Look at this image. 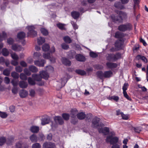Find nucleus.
I'll return each mask as SVG.
<instances>
[{
  "instance_id": "1",
  "label": "nucleus",
  "mask_w": 148,
  "mask_h": 148,
  "mask_svg": "<svg viewBox=\"0 0 148 148\" xmlns=\"http://www.w3.org/2000/svg\"><path fill=\"white\" fill-rule=\"evenodd\" d=\"M32 76L34 80L32 78L29 77L28 79V81L29 84L34 85L35 84V81H40L41 80L42 78L45 79H47L49 77V75L47 72L42 71L40 72V75L34 74L32 75Z\"/></svg>"
},
{
  "instance_id": "2",
  "label": "nucleus",
  "mask_w": 148,
  "mask_h": 148,
  "mask_svg": "<svg viewBox=\"0 0 148 148\" xmlns=\"http://www.w3.org/2000/svg\"><path fill=\"white\" fill-rule=\"evenodd\" d=\"M99 118L96 117H95L92 121V126L93 127L96 128L98 129L99 132L102 133L105 135L108 134L109 132V129L107 127L99 128Z\"/></svg>"
},
{
  "instance_id": "3",
  "label": "nucleus",
  "mask_w": 148,
  "mask_h": 148,
  "mask_svg": "<svg viewBox=\"0 0 148 148\" xmlns=\"http://www.w3.org/2000/svg\"><path fill=\"white\" fill-rule=\"evenodd\" d=\"M97 76L101 79H103L104 78H109L112 77L113 73L111 71H105L104 73L101 71H98L97 72Z\"/></svg>"
},
{
  "instance_id": "4",
  "label": "nucleus",
  "mask_w": 148,
  "mask_h": 148,
  "mask_svg": "<svg viewBox=\"0 0 148 148\" xmlns=\"http://www.w3.org/2000/svg\"><path fill=\"white\" fill-rule=\"evenodd\" d=\"M121 57V54L117 53L115 54L113 53L108 54L106 56V60L109 61L114 62Z\"/></svg>"
},
{
  "instance_id": "5",
  "label": "nucleus",
  "mask_w": 148,
  "mask_h": 148,
  "mask_svg": "<svg viewBox=\"0 0 148 148\" xmlns=\"http://www.w3.org/2000/svg\"><path fill=\"white\" fill-rule=\"evenodd\" d=\"M124 14L120 11L119 14V16H116L112 15L111 16V18L113 22L115 23H120L123 20V17L124 16Z\"/></svg>"
},
{
  "instance_id": "6",
  "label": "nucleus",
  "mask_w": 148,
  "mask_h": 148,
  "mask_svg": "<svg viewBox=\"0 0 148 148\" xmlns=\"http://www.w3.org/2000/svg\"><path fill=\"white\" fill-rule=\"evenodd\" d=\"M27 28L29 30L27 33L28 36L34 37L37 36V32L34 30V27L33 26H27Z\"/></svg>"
},
{
  "instance_id": "7",
  "label": "nucleus",
  "mask_w": 148,
  "mask_h": 148,
  "mask_svg": "<svg viewBox=\"0 0 148 148\" xmlns=\"http://www.w3.org/2000/svg\"><path fill=\"white\" fill-rule=\"evenodd\" d=\"M118 140V138L116 137H113L112 136L107 137L106 139L107 143H110V144L113 145L116 143Z\"/></svg>"
},
{
  "instance_id": "8",
  "label": "nucleus",
  "mask_w": 148,
  "mask_h": 148,
  "mask_svg": "<svg viewBox=\"0 0 148 148\" xmlns=\"http://www.w3.org/2000/svg\"><path fill=\"white\" fill-rule=\"evenodd\" d=\"M71 78V76L68 74L65 75L64 77L63 78H62L60 80V82H61V85L59 86V88H61L64 86L68 80Z\"/></svg>"
},
{
  "instance_id": "9",
  "label": "nucleus",
  "mask_w": 148,
  "mask_h": 148,
  "mask_svg": "<svg viewBox=\"0 0 148 148\" xmlns=\"http://www.w3.org/2000/svg\"><path fill=\"white\" fill-rule=\"evenodd\" d=\"M131 27V25L130 24H127L126 25H121L119 26L118 29L120 31L124 32L127 30H130Z\"/></svg>"
},
{
  "instance_id": "10",
  "label": "nucleus",
  "mask_w": 148,
  "mask_h": 148,
  "mask_svg": "<svg viewBox=\"0 0 148 148\" xmlns=\"http://www.w3.org/2000/svg\"><path fill=\"white\" fill-rule=\"evenodd\" d=\"M41 124L42 125L48 124L51 121L50 117L48 116H46L42 117L41 119Z\"/></svg>"
},
{
  "instance_id": "11",
  "label": "nucleus",
  "mask_w": 148,
  "mask_h": 148,
  "mask_svg": "<svg viewBox=\"0 0 148 148\" xmlns=\"http://www.w3.org/2000/svg\"><path fill=\"white\" fill-rule=\"evenodd\" d=\"M29 147L28 145L23 143L22 141L17 143L16 145V148H29Z\"/></svg>"
},
{
  "instance_id": "12",
  "label": "nucleus",
  "mask_w": 148,
  "mask_h": 148,
  "mask_svg": "<svg viewBox=\"0 0 148 148\" xmlns=\"http://www.w3.org/2000/svg\"><path fill=\"white\" fill-rule=\"evenodd\" d=\"M43 148H56L55 144L51 142H47L43 145Z\"/></svg>"
},
{
  "instance_id": "13",
  "label": "nucleus",
  "mask_w": 148,
  "mask_h": 148,
  "mask_svg": "<svg viewBox=\"0 0 148 148\" xmlns=\"http://www.w3.org/2000/svg\"><path fill=\"white\" fill-rule=\"evenodd\" d=\"M44 58L46 59H49L52 62H54L55 61V59L54 57L51 56L49 53H44L43 55Z\"/></svg>"
},
{
  "instance_id": "14",
  "label": "nucleus",
  "mask_w": 148,
  "mask_h": 148,
  "mask_svg": "<svg viewBox=\"0 0 148 148\" xmlns=\"http://www.w3.org/2000/svg\"><path fill=\"white\" fill-rule=\"evenodd\" d=\"M54 120L56 124L62 125L64 123V121L61 117L56 116L54 118Z\"/></svg>"
},
{
  "instance_id": "15",
  "label": "nucleus",
  "mask_w": 148,
  "mask_h": 148,
  "mask_svg": "<svg viewBox=\"0 0 148 148\" xmlns=\"http://www.w3.org/2000/svg\"><path fill=\"white\" fill-rule=\"evenodd\" d=\"M34 64L37 66L39 67H43L44 66L45 64V61L43 59L40 60H37L34 61Z\"/></svg>"
},
{
  "instance_id": "16",
  "label": "nucleus",
  "mask_w": 148,
  "mask_h": 148,
  "mask_svg": "<svg viewBox=\"0 0 148 148\" xmlns=\"http://www.w3.org/2000/svg\"><path fill=\"white\" fill-rule=\"evenodd\" d=\"M12 48L14 51H21L23 49V48L21 46L16 44L12 45Z\"/></svg>"
},
{
  "instance_id": "17",
  "label": "nucleus",
  "mask_w": 148,
  "mask_h": 148,
  "mask_svg": "<svg viewBox=\"0 0 148 148\" xmlns=\"http://www.w3.org/2000/svg\"><path fill=\"white\" fill-rule=\"evenodd\" d=\"M107 67L109 69H112L117 67V65L116 64L108 62L106 63Z\"/></svg>"
},
{
  "instance_id": "18",
  "label": "nucleus",
  "mask_w": 148,
  "mask_h": 148,
  "mask_svg": "<svg viewBox=\"0 0 148 148\" xmlns=\"http://www.w3.org/2000/svg\"><path fill=\"white\" fill-rule=\"evenodd\" d=\"M123 44V42L120 40L116 41L115 43V46L118 49H120L122 48Z\"/></svg>"
},
{
  "instance_id": "19",
  "label": "nucleus",
  "mask_w": 148,
  "mask_h": 148,
  "mask_svg": "<svg viewBox=\"0 0 148 148\" xmlns=\"http://www.w3.org/2000/svg\"><path fill=\"white\" fill-rule=\"evenodd\" d=\"M75 59L79 61L84 62L85 60V57L80 54H78L75 56Z\"/></svg>"
},
{
  "instance_id": "20",
  "label": "nucleus",
  "mask_w": 148,
  "mask_h": 148,
  "mask_svg": "<svg viewBox=\"0 0 148 148\" xmlns=\"http://www.w3.org/2000/svg\"><path fill=\"white\" fill-rule=\"evenodd\" d=\"M114 6L116 8L123 9L125 8L123 5L120 2H116L114 4Z\"/></svg>"
},
{
  "instance_id": "21",
  "label": "nucleus",
  "mask_w": 148,
  "mask_h": 148,
  "mask_svg": "<svg viewBox=\"0 0 148 148\" xmlns=\"http://www.w3.org/2000/svg\"><path fill=\"white\" fill-rule=\"evenodd\" d=\"M28 95V92L24 90H22L20 91L19 95L21 97L24 98L26 97Z\"/></svg>"
},
{
  "instance_id": "22",
  "label": "nucleus",
  "mask_w": 148,
  "mask_h": 148,
  "mask_svg": "<svg viewBox=\"0 0 148 148\" xmlns=\"http://www.w3.org/2000/svg\"><path fill=\"white\" fill-rule=\"evenodd\" d=\"M62 62L66 65L69 66L71 65V62L66 58H62Z\"/></svg>"
},
{
  "instance_id": "23",
  "label": "nucleus",
  "mask_w": 148,
  "mask_h": 148,
  "mask_svg": "<svg viewBox=\"0 0 148 148\" xmlns=\"http://www.w3.org/2000/svg\"><path fill=\"white\" fill-rule=\"evenodd\" d=\"M19 86L22 88H26L27 86V82L24 81H20L19 83Z\"/></svg>"
},
{
  "instance_id": "24",
  "label": "nucleus",
  "mask_w": 148,
  "mask_h": 148,
  "mask_svg": "<svg viewBox=\"0 0 148 148\" xmlns=\"http://www.w3.org/2000/svg\"><path fill=\"white\" fill-rule=\"evenodd\" d=\"M39 127L37 126H33L31 127L30 130L33 133H36L39 130Z\"/></svg>"
},
{
  "instance_id": "25",
  "label": "nucleus",
  "mask_w": 148,
  "mask_h": 148,
  "mask_svg": "<svg viewBox=\"0 0 148 148\" xmlns=\"http://www.w3.org/2000/svg\"><path fill=\"white\" fill-rule=\"evenodd\" d=\"M71 15L74 19H77L79 17L80 14L78 12L73 11L71 13Z\"/></svg>"
},
{
  "instance_id": "26",
  "label": "nucleus",
  "mask_w": 148,
  "mask_h": 148,
  "mask_svg": "<svg viewBox=\"0 0 148 148\" xmlns=\"http://www.w3.org/2000/svg\"><path fill=\"white\" fill-rule=\"evenodd\" d=\"M29 69L33 73L37 72L38 71V69L34 65H30L29 66Z\"/></svg>"
},
{
  "instance_id": "27",
  "label": "nucleus",
  "mask_w": 148,
  "mask_h": 148,
  "mask_svg": "<svg viewBox=\"0 0 148 148\" xmlns=\"http://www.w3.org/2000/svg\"><path fill=\"white\" fill-rule=\"evenodd\" d=\"M25 36V33L23 32H21L19 33L17 35V38L19 39H23Z\"/></svg>"
},
{
  "instance_id": "28",
  "label": "nucleus",
  "mask_w": 148,
  "mask_h": 148,
  "mask_svg": "<svg viewBox=\"0 0 148 148\" xmlns=\"http://www.w3.org/2000/svg\"><path fill=\"white\" fill-rule=\"evenodd\" d=\"M30 139L32 142H35L37 141L38 138L35 134H33L30 137Z\"/></svg>"
},
{
  "instance_id": "29",
  "label": "nucleus",
  "mask_w": 148,
  "mask_h": 148,
  "mask_svg": "<svg viewBox=\"0 0 148 148\" xmlns=\"http://www.w3.org/2000/svg\"><path fill=\"white\" fill-rule=\"evenodd\" d=\"M77 118L80 119H84L86 116V115L84 112H81L77 114Z\"/></svg>"
},
{
  "instance_id": "30",
  "label": "nucleus",
  "mask_w": 148,
  "mask_h": 148,
  "mask_svg": "<svg viewBox=\"0 0 148 148\" xmlns=\"http://www.w3.org/2000/svg\"><path fill=\"white\" fill-rule=\"evenodd\" d=\"M108 99L110 100H114V101H115L116 102H117L118 101L119 98L118 96H109L108 97Z\"/></svg>"
},
{
  "instance_id": "31",
  "label": "nucleus",
  "mask_w": 148,
  "mask_h": 148,
  "mask_svg": "<svg viewBox=\"0 0 148 148\" xmlns=\"http://www.w3.org/2000/svg\"><path fill=\"white\" fill-rule=\"evenodd\" d=\"M134 3V9L140 8L139 3V0H133Z\"/></svg>"
},
{
  "instance_id": "32",
  "label": "nucleus",
  "mask_w": 148,
  "mask_h": 148,
  "mask_svg": "<svg viewBox=\"0 0 148 148\" xmlns=\"http://www.w3.org/2000/svg\"><path fill=\"white\" fill-rule=\"evenodd\" d=\"M123 36L122 33L119 32H116L115 35V37L116 38H122Z\"/></svg>"
},
{
  "instance_id": "33",
  "label": "nucleus",
  "mask_w": 148,
  "mask_h": 148,
  "mask_svg": "<svg viewBox=\"0 0 148 148\" xmlns=\"http://www.w3.org/2000/svg\"><path fill=\"white\" fill-rule=\"evenodd\" d=\"M45 39L41 37L38 39L37 42L39 45H41L45 42Z\"/></svg>"
},
{
  "instance_id": "34",
  "label": "nucleus",
  "mask_w": 148,
  "mask_h": 148,
  "mask_svg": "<svg viewBox=\"0 0 148 148\" xmlns=\"http://www.w3.org/2000/svg\"><path fill=\"white\" fill-rule=\"evenodd\" d=\"M2 53L3 56H6L9 55V52L7 49L4 48L2 50Z\"/></svg>"
},
{
  "instance_id": "35",
  "label": "nucleus",
  "mask_w": 148,
  "mask_h": 148,
  "mask_svg": "<svg viewBox=\"0 0 148 148\" xmlns=\"http://www.w3.org/2000/svg\"><path fill=\"white\" fill-rule=\"evenodd\" d=\"M63 40L65 42L67 43H70L72 41L71 38L68 36H65L64 37Z\"/></svg>"
},
{
  "instance_id": "36",
  "label": "nucleus",
  "mask_w": 148,
  "mask_h": 148,
  "mask_svg": "<svg viewBox=\"0 0 148 148\" xmlns=\"http://www.w3.org/2000/svg\"><path fill=\"white\" fill-rule=\"evenodd\" d=\"M49 46L48 44H44L42 46V50L44 51H48L49 49Z\"/></svg>"
},
{
  "instance_id": "37",
  "label": "nucleus",
  "mask_w": 148,
  "mask_h": 148,
  "mask_svg": "<svg viewBox=\"0 0 148 148\" xmlns=\"http://www.w3.org/2000/svg\"><path fill=\"white\" fill-rule=\"evenodd\" d=\"M136 58L138 59H141L143 62L145 63H147V58L143 56H142L140 55H138L136 56Z\"/></svg>"
},
{
  "instance_id": "38",
  "label": "nucleus",
  "mask_w": 148,
  "mask_h": 148,
  "mask_svg": "<svg viewBox=\"0 0 148 148\" xmlns=\"http://www.w3.org/2000/svg\"><path fill=\"white\" fill-rule=\"evenodd\" d=\"M75 72L77 73L82 75H85L86 74V72L85 71L80 69L76 70Z\"/></svg>"
},
{
  "instance_id": "39",
  "label": "nucleus",
  "mask_w": 148,
  "mask_h": 148,
  "mask_svg": "<svg viewBox=\"0 0 148 148\" xmlns=\"http://www.w3.org/2000/svg\"><path fill=\"white\" fill-rule=\"evenodd\" d=\"M77 113V110L75 109H73L71 110V115L72 117H74L76 116Z\"/></svg>"
},
{
  "instance_id": "40",
  "label": "nucleus",
  "mask_w": 148,
  "mask_h": 148,
  "mask_svg": "<svg viewBox=\"0 0 148 148\" xmlns=\"http://www.w3.org/2000/svg\"><path fill=\"white\" fill-rule=\"evenodd\" d=\"M8 116V114L6 112L0 111V117L3 119L6 118Z\"/></svg>"
},
{
  "instance_id": "41",
  "label": "nucleus",
  "mask_w": 148,
  "mask_h": 148,
  "mask_svg": "<svg viewBox=\"0 0 148 148\" xmlns=\"http://www.w3.org/2000/svg\"><path fill=\"white\" fill-rule=\"evenodd\" d=\"M11 56L12 58L14 60H18L19 59V57L18 55L15 53H12L11 54Z\"/></svg>"
},
{
  "instance_id": "42",
  "label": "nucleus",
  "mask_w": 148,
  "mask_h": 148,
  "mask_svg": "<svg viewBox=\"0 0 148 148\" xmlns=\"http://www.w3.org/2000/svg\"><path fill=\"white\" fill-rule=\"evenodd\" d=\"M11 76L14 78L18 79L19 77V75L16 72L14 71L11 73Z\"/></svg>"
},
{
  "instance_id": "43",
  "label": "nucleus",
  "mask_w": 148,
  "mask_h": 148,
  "mask_svg": "<svg viewBox=\"0 0 148 148\" xmlns=\"http://www.w3.org/2000/svg\"><path fill=\"white\" fill-rule=\"evenodd\" d=\"M20 77L21 79L24 80H26L27 79V77L26 75L23 73L20 74Z\"/></svg>"
},
{
  "instance_id": "44",
  "label": "nucleus",
  "mask_w": 148,
  "mask_h": 148,
  "mask_svg": "<svg viewBox=\"0 0 148 148\" xmlns=\"http://www.w3.org/2000/svg\"><path fill=\"white\" fill-rule=\"evenodd\" d=\"M41 33L43 35L46 36L48 34V32L47 30L44 28H42L40 29Z\"/></svg>"
},
{
  "instance_id": "45",
  "label": "nucleus",
  "mask_w": 148,
  "mask_h": 148,
  "mask_svg": "<svg viewBox=\"0 0 148 148\" xmlns=\"http://www.w3.org/2000/svg\"><path fill=\"white\" fill-rule=\"evenodd\" d=\"M23 71L24 74L26 75L29 76L31 75V71L27 68L24 69Z\"/></svg>"
},
{
  "instance_id": "46",
  "label": "nucleus",
  "mask_w": 148,
  "mask_h": 148,
  "mask_svg": "<svg viewBox=\"0 0 148 148\" xmlns=\"http://www.w3.org/2000/svg\"><path fill=\"white\" fill-rule=\"evenodd\" d=\"M6 140L4 137H1L0 138V146L3 145L5 142Z\"/></svg>"
},
{
  "instance_id": "47",
  "label": "nucleus",
  "mask_w": 148,
  "mask_h": 148,
  "mask_svg": "<svg viewBox=\"0 0 148 148\" xmlns=\"http://www.w3.org/2000/svg\"><path fill=\"white\" fill-rule=\"evenodd\" d=\"M41 145L38 143L34 144L32 146V148H41Z\"/></svg>"
},
{
  "instance_id": "48",
  "label": "nucleus",
  "mask_w": 148,
  "mask_h": 148,
  "mask_svg": "<svg viewBox=\"0 0 148 148\" xmlns=\"http://www.w3.org/2000/svg\"><path fill=\"white\" fill-rule=\"evenodd\" d=\"M10 70L8 69H5L3 72V74L5 76H9L10 74Z\"/></svg>"
},
{
  "instance_id": "49",
  "label": "nucleus",
  "mask_w": 148,
  "mask_h": 148,
  "mask_svg": "<svg viewBox=\"0 0 148 148\" xmlns=\"http://www.w3.org/2000/svg\"><path fill=\"white\" fill-rule=\"evenodd\" d=\"M16 71L18 73H21L23 69L22 67L20 66H16L15 68Z\"/></svg>"
},
{
  "instance_id": "50",
  "label": "nucleus",
  "mask_w": 148,
  "mask_h": 148,
  "mask_svg": "<svg viewBox=\"0 0 148 148\" xmlns=\"http://www.w3.org/2000/svg\"><path fill=\"white\" fill-rule=\"evenodd\" d=\"M18 80H16L13 79L11 81V83L13 85V87H16L18 84Z\"/></svg>"
},
{
  "instance_id": "51",
  "label": "nucleus",
  "mask_w": 148,
  "mask_h": 148,
  "mask_svg": "<svg viewBox=\"0 0 148 148\" xmlns=\"http://www.w3.org/2000/svg\"><path fill=\"white\" fill-rule=\"evenodd\" d=\"M62 116L64 120H67L69 119L70 116L68 114L64 113L62 114Z\"/></svg>"
},
{
  "instance_id": "52",
  "label": "nucleus",
  "mask_w": 148,
  "mask_h": 148,
  "mask_svg": "<svg viewBox=\"0 0 148 148\" xmlns=\"http://www.w3.org/2000/svg\"><path fill=\"white\" fill-rule=\"evenodd\" d=\"M65 24L62 23H58L57 24V26L60 29L63 30L64 29V26Z\"/></svg>"
},
{
  "instance_id": "53",
  "label": "nucleus",
  "mask_w": 148,
  "mask_h": 148,
  "mask_svg": "<svg viewBox=\"0 0 148 148\" xmlns=\"http://www.w3.org/2000/svg\"><path fill=\"white\" fill-rule=\"evenodd\" d=\"M90 56L93 58H95L98 56V54L93 51H90Z\"/></svg>"
},
{
  "instance_id": "54",
  "label": "nucleus",
  "mask_w": 148,
  "mask_h": 148,
  "mask_svg": "<svg viewBox=\"0 0 148 148\" xmlns=\"http://www.w3.org/2000/svg\"><path fill=\"white\" fill-rule=\"evenodd\" d=\"M128 84L127 83H125L123 85L122 89L123 90V92L126 91L128 87Z\"/></svg>"
},
{
  "instance_id": "55",
  "label": "nucleus",
  "mask_w": 148,
  "mask_h": 148,
  "mask_svg": "<svg viewBox=\"0 0 148 148\" xmlns=\"http://www.w3.org/2000/svg\"><path fill=\"white\" fill-rule=\"evenodd\" d=\"M47 71L52 72L53 71V68L51 66H48L46 67Z\"/></svg>"
},
{
  "instance_id": "56",
  "label": "nucleus",
  "mask_w": 148,
  "mask_h": 148,
  "mask_svg": "<svg viewBox=\"0 0 148 148\" xmlns=\"http://www.w3.org/2000/svg\"><path fill=\"white\" fill-rule=\"evenodd\" d=\"M134 130L136 132L139 133L141 131L142 128L140 127H134Z\"/></svg>"
},
{
  "instance_id": "57",
  "label": "nucleus",
  "mask_w": 148,
  "mask_h": 148,
  "mask_svg": "<svg viewBox=\"0 0 148 148\" xmlns=\"http://www.w3.org/2000/svg\"><path fill=\"white\" fill-rule=\"evenodd\" d=\"M20 65L23 67H26L27 66V63L24 61H22L20 63Z\"/></svg>"
},
{
  "instance_id": "58",
  "label": "nucleus",
  "mask_w": 148,
  "mask_h": 148,
  "mask_svg": "<svg viewBox=\"0 0 148 148\" xmlns=\"http://www.w3.org/2000/svg\"><path fill=\"white\" fill-rule=\"evenodd\" d=\"M35 92L34 89H31L29 90V95L31 97H34L35 96Z\"/></svg>"
},
{
  "instance_id": "59",
  "label": "nucleus",
  "mask_w": 148,
  "mask_h": 148,
  "mask_svg": "<svg viewBox=\"0 0 148 148\" xmlns=\"http://www.w3.org/2000/svg\"><path fill=\"white\" fill-rule=\"evenodd\" d=\"M62 48L64 49H67L69 48V46L66 44L63 43L61 45Z\"/></svg>"
},
{
  "instance_id": "60",
  "label": "nucleus",
  "mask_w": 148,
  "mask_h": 148,
  "mask_svg": "<svg viewBox=\"0 0 148 148\" xmlns=\"http://www.w3.org/2000/svg\"><path fill=\"white\" fill-rule=\"evenodd\" d=\"M71 23L74 29H77L78 27L76 24V22H74V21H71Z\"/></svg>"
},
{
  "instance_id": "61",
  "label": "nucleus",
  "mask_w": 148,
  "mask_h": 148,
  "mask_svg": "<svg viewBox=\"0 0 148 148\" xmlns=\"http://www.w3.org/2000/svg\"><path fill=\"white\" fill-rule=\"evenodd\" d=\"M11 64L14 66H16L18 65V62L16 60H12L11 61Z\"/></svg>"
},
{
  "instance_id": "62",
  "label": "nucleus",
  "mask_w": 148,
  "mask_h": 148,
  "mask_svg": "<svg viewBox=\"0 0 148 148\" xmlns=\"http://www.w3.org/2000/svg\"><path fill=\"white\" fill-rule=\"evenodd\" d=\"M18 89L16 87H13L12 90V92L14 94H16L18 92Z\"/></svg>"
},
{
  "instance_id": "63",
  "label": "nucleus",
  "mask_w": 148,
  "mask_h": 148,
  "mask_svg": "<svg viewBox=\"0 0 148 148\" xmlns=\"http://www.w3.org/2000/svg\"><path fill=\"white\" fill-rule=\"evenodd\" d=\"M122 118L124 120H127L128 119V117L127 115L124 114L123 113H121Z\"/></svg>"
},
{
  "instance_id": "64",
  "label": "nucleus",
  "mask_w": 148,
  "mask_h": 148,
  "mask_svg": "<svg viewBox=\"0 0 148 148\" xmlns=\"http://www.w3.org/2000/svg\"><path fill=\"white\" fill-rule=\"evenodd\" d=\"M44 138V135L42 133H40L39 134L38 139L40 141L42 140Z\"/></svg>"
}]
</instances>
